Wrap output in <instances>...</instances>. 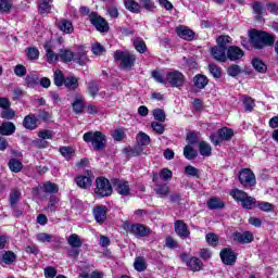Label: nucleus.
<instances>
[{
	"instance_id": "14",
	"label": "nucleus",
	"mask_w": 278,
	"mask_h": 278,
	"mask_svg": "<svg viewBox=\"0 0 278 278\" xmlns=\"http://www.w3.org/2000/svg\"><path fill=\"white\" fill-rule=\"evenodd\" d=\"M174 231L179 238H190V230L188 229V224L181 219H177L174 223Z\"/></svg>"
},
{
	"instance_id": "53",
	"label": "nucleus",
	"mask_w": 278,
	"mask_h": 278,
	"mask_svg": "<svg viewBox=\"0 0 278 278\" xmlns=\"http://www.w3.org/2000/svg\"><path fill=\"white\" fill-rule=\"evenodd\" d=\"M227 75L236 78L238 75H242V68L238 64H231L227 67Z\"/></svg>"
},
{
	"instance_id": "25",
	"label": "nucleus",
	"mask_w": 278,
	"mask_h": 278,
	"mask_svg": "<svg viewBox=\"0 0 278 278\" xmlns=\"http://www.w3.org/2000/svg\"><path fill=\"white\" fill-rule=\"evenodd\" d=\"M41 190H42V192H45V194L53 195V194H58L60 192V187H58V185L55 182H51V180H48L42 184Z\"/></svg>"
},
{
	"instance_id": "10",
	"label": "nucleus",
	"mask_w": 278,
	"mask_h": 278,
	"mask_svg": "<svg viewBox=\"0 0 278 278\" xmlns=\"http://www.w3.org/2000/svg\"><path fill=\"white\" fill-rule=\"evenodd\" d=\"M219 257L225 266H235L236 262H238V253H236L231 248L222 249Z\"/></svg>"
},
{
	"instance_id": "40",
	"label": "nucleus",
	"mask_w": 278,
	"mask_h": 278,
	"mask_svg": "<svg viewBox=\"0 0 278 278\" xmlns=\"http://www.w3.org/2000/svg\"><path fill=\"white\" fill-rule=\"evenodd\" d=\"M230 197H232V199L235 201H237V203H241L248 195L249 193H247V191L240 190V189H231L230 190Z\"/></svg>"
},
{
	"instance_id": "5",
	"label": "nucleus",
	"mask_w": 278,
	"mask_h": 278,
	"mask_svg": "<svg viewBox=\"0 0 278 278\" xmlns=\"http://www.w3.org/2000/svg\"><path fill=\"white\" fill-rule=\"evenodd\" d=\"M115 62H121L122 68H132L136 65V55L123 50H116L113 54Z\"/></svg>"
},
{
	"instance_id": "37",
	"label": "nucleus",
	"mask_w": 278,
	"mask_h": 278,
	"mask_svg": "<svg viewBox=\"0 0 278 278\" xmlns=\"http://www.w3.org/2000/svg\"><path fill=\"white\" fill-rule=\"evenodd\" d=\"M63 86H65L67 90L75 91L77 88H79V78L76 76H67Z\"/></svg>"
},
{
	"instance_id": "19",
	"label": "nucleus",
	"mask_w": 278,
	"mask_h": 278,
	"mask_svg": "<svg viewBox=\"0 0 278 278\" xmlns=\"http://www.w3.org/2000/svg\"><path fill=\"white\" fill-rule=\"evenodd\" d=\"M211 54L216 62H227V50L220 48V46L213 47L211 49Z\"/></svg>"
},
{
	"instance_id": "21",
	"label": "nucleus",
	"mask_w": 278,
	"mask_h": 278,
	"mask_svg": "<svg viewBox=\"0 0 278 278\" xmlns=\"http://www.w3.org/2000/svg\"><path fill=\"white\" fill-rule=\"evenodd\" d=\"M59 58L61 62L64 64H68L71 62H74L75 60V52L71 49H60L59 51Z\"/></svg>"
},
{
	"instance_id": "6",
	"label": "nucleus",
	"mask_w": 278,
	"mask_h": 278,
	"mask_svg": "<svg viewBox=\"0 0 278 278\" xmlns=\"http://www.w3.org/2000/svg\"><path fill=\"white\" fill-rule=\"evenodd\" d=\"M239 182L243 188H255L257 179L251 168H242L238 174Z\"/></svg>"
},
{
	"instance_id": "4",
	"label": "nucleus",
	"mask_w": 278,
	"mask_h": 278,
	"mask_svg": "<svg viewBox=\"0 0 278 278\" xmlns=\"http://www.w3.org/2000/svg\"><path fill=\"white\" fill-rule=\"evenodd\" d=\"M89 22L93 27H96L97 31H99L100 34H108V31H110V23L108 22V20L99 15V13L96 11H92L89 14Z\"/></svg>"
},
{
	"instance_id": "27",
	"label": "nucleus",
	"mask_w": 278,
	"mask_h": 278,
	"mask_svg": "<svg viewBox=\"0 0 278 278\" xmlns=\"http://www.w3.org/2000/svg\"><path fill=\"white\" fill-rule=\"evenodd\" d=\"M16 131V126L12 122H4L0 126L1 136H12Z\"/></svg>"
},
{
	"instance_id": "16",
	"label": "nucleus",
	"mask_w": 278,
	"mask_h": 278,
	"mask_svg": "<svg viewBox=\"0 0 278 278\" xmlns=\"http://www.w3.org/2000/svg\"><path fill=\"white\" fill-rule=\"evenodd\" d=\"M93 216H94V220L99 225H103V223H105V220H108V206L97 205L93 208Z\"/></svg>"
},
{
	"instance_id": "44",
	"label": "nucleus",
	"mask_w": 278,
	"mask_h": 278,
	"mask_svg": "<svg viewBox=\"0 0 278 278\" xmlns=\"http://www.w3.org/2000/svg\"><path fill=\"white\" fill-rule=\"evenodd\" d=\"M137 144H140V147H149L151 144V137L147 135V132L140 131L136 137Z\"/></svg>"
},
{
	"instance_id": "2",
	"label": "nucleus",
	"mask_w": 278,
	"mask_h": 278,
	"mask_svg": "<svg viewBox=\"0 0 278 278\" xmlns=\"http://www.w3.org/2000/svg\"><path fill=\"white\" fill-rule=\"evenodd\" d=\"M83 140L87 144H91L93 151H105V143L108 142V138L105 134H102L99 130L96 131H87L83 135Z\"/></svg>"
},
{
	"instance_id": "8",
	"label": "nucleus",
	"mask_w": 278,
	"mask_h": 278,
	"mask_svg": "<svg viewBox=\"0 0 278 278\" xmlns=\"http://www.w3.org/2000/svg\"><path fill=\"white\" fill-rule=\"evenodd\" d=\"M166 81L172 88H181L186 84V76L179 71L167 72Z\"/></svg>"
},
{
	"instance_id": "48",
	"label": "nucleus",
	"mask_w": 278,
	"mask_h": 278,
	"mask_svg": "<svg viewBox=\"0 0 278 278\" xmlns=\"http://www.w3.org/2000/svg\"><path fill=\"white\" fill-rule=\"evenodd\" d=\"M16 258H17L16 253H14L11 250H8L2 254V262L8 266H10L11 264H14V262H16Z\"/></svg>"
},
{
	"instance_id": "3",
	"label": "nucleus",
	"mask_w": 278,
	"mask_h": 278,
	"mask_svg": "<svg viewBox=\"0 0 278 278\" xmlns=\"http://www.w3.org/2000/svg\"><path fill=\"white\" fill-rule=\"evenodd\" d=\"M112 192H114V189L112 188L110 179L103 176L96 179L94 194H97V197L105 199V197H112Z\"/></svg>"
},
{
	"instance_id": "49",
	"label": "nucleus",
	"mask_w": 278,
	"mask_h": 278,
	"mask_svg": "<svg viewBox=\"0 0 278 278\" xmlns=\"http://www.w3.org/2000/svg\"><path fill=\"white\" fill-rule=\"evenodd\" d=\"M199 151L200 155H203V157H210L212 155V146L205 141H200Z\"/></svg>"
},
{
	"instance_id": "46",
	"label": "nucleus",
	"mask_w": 278,
	"mask_h": 278,
	"mask_svg": "<svg viewBox=\"0 0 278 278\" xmlns=\"http://www.w3.org/2000/svg\"><path fill=\"white\" fill-rule=\"evenodd\" d=\"M12 8H14L13 0H0V13L1 14H10V12H12Z\"/></svg>"
},
{
	"instance_id": "9",
	"label": "nucleus",
	"mask_w": 278,
	"mask_h": 278,
	"mask_svg": "<svg viewBox=\"0 0 278 278\" xmlns=\"http://www.w3.org/2000/svg\"><path fill=\"white\" fill-rule=\"evenodd\" d=\"M125 229L129 231L132 236L137 238H147L151 233V228L147 227L143 224H126Z\"/></svg>"
},
{
	"instance_id": "29",
	"label": "nucleus",
	"mask_w": 278,
	"mask_h": 278,
	"mask_svg": "<svg viewBox=\"0 0 278 278\" xmlns=\"http://www.w3.org/2000/svg\"><path fill=\"white\" fill-rule=\"evenodd\" d=\"M206 206L210 210H223L225 208V202H223L218 197H213L207 200Z\"/></svg>"
},
{
	"instance_id": "33",
	"label": "nucleus",
	"mask_w": 278,
	"mask_h": 278,
	"mask_svg": "<svg viewBox=\"0 0 278 278\" xmlns=\"http://www.w3.org/2000/svg\"><path fill=\"white\" fill-rule=\"evenodd\" d=\"M74 114H83L86 110V101L84 98H76L72 103Z\"/></svg>"
},
{
	"instance_id": "11",
	"label": "nucleus",
	"mask_w": 278,
	"mask_h": 278,
	"mask_svg": "<svg viewBox=\"0 0 278 278\" xmlns=\"http://www.w3.org/2000/svg\"><path fill=\"white\" fill-rule=\"evenodd\" d=\"M111 184L113 188H115L117 194H121L122 197H129L131 194V188H129V182L127 180L113 178Z\"/></svg>"
},
{
	"instance_id": "31",
	"label": "nucleus",
	"mask_w": 278,
	"mask_h": 278,
	"mask_svg": "<svg viewBox=\"0 0 278 278\" xmlns=\"http://www.w3.org/2000/svg\"><path fill=\"white\" fill-rule=\"evenodd\" d=\"M38 9L37 12L41 16L51 14V10L53 8V3L45 2V1H37Z\"/></svg>"
},
{
	"instance_id": "26",
	"label": "nucleus",
	"mask_w": 278,
	"mask_h": 278,
	"mask_svg": "<svg viewBox=\"0 0 278 278\" xmlns=\"http://www.w3.org/2000/svg\"><path fill=\"white\" fill-rule=\"evenodd\" d=\"M217 134L222 140V142H229V140H231L235 136L233 134V129L229 128V127H222L217 130Z\"/></svg>"
},
{
	"instance_id": "43",
	"label": "nucleus",
	"mask_w": 278,
	"mask_h": 278,
	"mask_svg": "<svg viewBox=\"0 0 278 278\" xmlns=\"http://www.w3.org/2000/svg\"><path fill=\"white\" fill-rule=\"evenodd\" d=\"M58 205H60V198L58 195H50L47 210L51 214H55L58 212Z\"/></svg>"
},
{
	"instance_id": "41",
	"label": "nucleus",
	"mask_w": 278,
	"mask_h": 278,
	"mask_svg": "<svg viewBox=\"0 0 278 278\" xmlns=\"http://www.w3.org/2000/svg\"><path fill=\"white\" fill-rule=\"evenodd\" d=\"M8 166L12 173H21L23 170V163L16 157L10 159Z\"/></svg>"
},
{
	"instance_id": "32",
	"label": "nucleus",
	"mask_w": 278,
	"mask_h": 278,
	"mask_svg": "<svg viewBox=\"0 0 278 278\" xmlns=\"http://www.w3.org/2000/svg\"><path fill=\"white\" fill-rule=\"evenodd\" d=\"M39 84H40V77H38V74L36 73L28 74L25 77V86L27 88H36V86H39Z\"/></svg>"
},
{
	"instance_id": "1",
	"label": "nucleus",
	"mask_w": 278,
	"mask_h": 278,
	"mask_svg": "<svg viewBox=\"0 0 278 278\" xmlns=\"http://www.w3.org/2000/svg\"><path fill=\"white\" fill-rule=\"evenodd\" d=\"M250 42L255 49H264V47H273L275 45V35L266 30H257L252 28L249 34Z\"/></svg>"
},
{
	"instance_id": "54",
	"label": "nucleus",
	"mask_w": 278,
	"mask_h": 278,
	"mask_svg": "<svg viewBox=\"0 0 278 278\" xmlns=\"http://www.w3.org/2000/svg\"><path fill=\"white\" fill-rule=\"evenodd\" d=\"M87 92L92 99L97 98V94H99V84L94 80H90L87 86Z\"/></svg>"
},
{
	"instance_id": "22",
	"label": "nucleus",
	"mask_w": 278,
	"mask_h": 278,
	"mask_svg": "<svg viewBox=\"0 0 278 278\" xmlns=\"http://www.w3.org/2000/svg\"><path fill=\"white\" fill-rule=\"evenodd\" d=\"M251 64L254 71H256V73H261V75H264L268 72V65H266V63H264L260 58H253Z\"/></svg>"
},
{
	"instance_id": "39",
	"label": "nucleus",
	"mask_w": 278,
	"mask_h": 278,
	"mask_svg": "<svg viewBox=\"0 0 278 278\" xmlns=\"http://www.w3.org/2000/svg\"><path fill=\"white\" fill-rule=\"evenodd\" d=\"M241 101L243 103V108L245 112H253L255 108V100L251 98V96H248V94L242 96Z\"/></svg>"
},
{
	"instance_id": "35",
	"label": "nucleus",
	"mask_w": 278,
	"mask_h": 278,
	"mask_svg": "<svg viewBox=\"0 0 278 278\" xmlns=\"http://www.w3.org/2000/svg\"><path fill=\"white\" fill-rule=\"evenodd\" d=\"M67 244H70V247H72V249H81L84 241H81V237H79V235L72 233L67 238Z\"/></svg>"
},
{
	"instance_id": "30",
	"label": "nucleus",
	"mask_w": 278,
	"mask_h": 278,
	"mask_svg": "<svg viewBox=\"0 0 278 278\" xmlns=\"http://www.w3.org/2000/svg\"><path fill=\"white\" fill-rule=\"evenodd\" d=\"M124 5L131 14H140L142 11V7L136 0H126Z\"/></svg>"
},
{
	"instance_id": "57",
	"label": "nucleus",
	"mask_w": 278,
	"mask_h": 278,
	"mask_svg": "<svg viewBox=\"0 0 278 278\" xmlns=\"http://www.w3.org/2000/svg\"><path fill=\"white\" fill-rule=\"evenodd\" d=\"M252 10L254 14H256L257 21H260L264 14V4H262L260 1H254L252 4Z\"/></svg>"
},
{
	"instance_id": "55",
	"label": "nucleus",
	"mask_w": 278,
	"mask_h": 278,
	"mask_svg": "<svg viewBox=\"0 0 278 278\" xmlns=\"http://www.w3.org/2000/svg\"><path fill=\"white\" fill-rule=\"evenodd\" d=\"M37 118L38 121H42V123H49L53 118V114L45 109H39Z\"/></svg>"
},
{
	"instance_id": "36",
	"label": "nucleus",
	"mask_w": 278,
	"mask_h": 278,
	"mask_svg": "<svg viewBox=\"0 0 278 278\" xmlns=\"http://www.w3.org/2000/svg\"><path fill=\"white\" fill-rule=\"evenodd\" d=\"M216 42L219 49H225L226 51H228L229 49L228 45H231L232 39L229 35H220L217 37Z\"/></svg>"
},
{
	"instance_id": "7",
	"label": "nucleus",
	"mask_w": 278,
	"mask_h": 278,
	"mask_svg": "<svg viewBox=\"0 0 278 278\" xmlns=\"http://www.w3.org/2000/svg\"><path fill=\"white\" fill-rule=\"evenodd\" d=\"M180 260L192 273H199L203 270V261L197 256H189L188 253L182 252L180 254Z\"/></svg>"
},
{
	"instance_id": "56",
	"label": "nucleus",
	"mask_w": 278,
	"mask_h": 278,
	"mask_svg": "<svg viewBox=\"0 0 278 278\" xmlns=\"http://www.w3.org/2000/svg\"><path fill=\"white\" fill-rule=\"evenodd\" d=\"M18 201H21V192L18 190H12L9 195L11 208L16 207V203H18Z\"/></svg>"
},
{
	"instance_id": "52",
	"label": "nucleus",
	"mask_w": 278,
	"mask_h": 278,
	"mask_svg": "<svg viewBox=\"0 0 278 278\" xmlns=\"http://www.w3.org/2000/svg\"><path fill=\"white\" fill-rule=\"evenodd\" d=\"M16 117V111L9 106V109H3L0 113V118H4V121H13Z\"/></svg>"
},
{
	"instance_id": "50",
	"label": "nucleus",
	"mask_w": 278,
	"mask_h": 278,
	"mask_svg": "<svg viewBox=\"0 0 278 278\" xmlns=\"http://www.w3.org/2000/svg\"><path fill=\"white\" fill-rule=\"evenodd\" d=\"M199 155V152H197V150L188 144L184 148V156L186 157V160H197Z\"/></svg>"
},
{
	"instance_id": "23",
	"label": "nucleus",
	"mask_w": 278,
	"mask_h": 278,
	"mask_svg": "<svg viewBox=\"0 0 278 278\" xmlns=\"http://www.w3.org/2000/svg\"><path fill=\"white\" fill-rule=\"evenodd\" d=\"M38 242H55L58 247L62 244V238L60 237H53L52 235H49L47 232H40L37 235Z\"/></svg>"
},
{
	"instance_id": "28",
	"label": "nucleus",
	"mask_w": 278,
	"mask_h": 278,
	"mask_svg": "<svg viewBox=\"0 0 278 278\" xmlns=\"http://www.w3.org/2000/svg\"><path fill=\"white\" fill-rule=\"evenodd\" d=\"M74 62L78 64V66H86V64L90 62V59H88V54L84 50H80L74 52Z\"/></svg>"
},
{
	"instance_id": "63",
	"label": "nucleus",
	"mask_w": 278,
	"mask_h": 278,
	"mask_svg": "<svg viewBox=\"0 0 278 278\" xmlns=\"http://www.w3.org/2000/svg\"><path fill=\"white\" fill-rule=\"evenodd\" d=\"M13 71L16 77H25V75H27V67H25L23 64L15 65Z\"/></svg>"
},
{
	"instance_id": "24",
	"label": "nucleus",
	"mask_w": 278,
	"mask_h": 278,
	"mask_svg": "<svg viewBox=\"0 0 278 278\" xmlns=\"http://www.w3.org/2000/svg\"><path fill=\"white\" fill-rule=\"evenodd\" d=\"M124 153H127L130 157H140L142 153H144V148L140 146L139 143L135 144L134 148L126 147L124 148Z\"/></svg>"
},
{
	"instance_id": "47",
	"label": "nucleus",
	"mask_w": 278,
	"mask_h": 278,
	"mask_svg": "<svg viewBox=\"0 0 278 278\" xmlns=\"http://www.w3.org/2000/svg\"><path fill=\"white\" fill-rule=\"evenodd\" d=\"M241 207H243V210H253V207H257V200L248 194V197L241 202Z\"/></svg>"
},
{
	"instance_id": "62",
	"label": "nucleus",
	"mask_w": 278,
	"mask_h": 278,
	"mask_svg": "<svg viewBox=\"0 0 278 278\" xmlns=\"http://www.w3.org/2000/svg\"><path fill=\"white\" fill-rule=\"evenodd\" d=\"M185 174L189 175V177H197V179H199L200 177V170L199 168L192 166V165H187L185 167Z\"/></svg>"
},
{
	"instance_id": "61",
	"label": "nucleus",
	"mask_w": 278,
	"mask_h": 278,
	"mask_svg": "<svg viewBox=\"0 0 278 278\" xmlns=\"http://www.w3.org/2000/svg\"><path fill=\"white\" fill-rule=\"evenodd\" d=\"M26 55L28 60H38L40 58V50L36 47H29Z\"/></svg>"
},
{
	"instance_id": "13",
	"label": "nucleus",
	"mask_w": 278,
	"mask_h": 278,
	"mask_svg": "<svg viewBox=\"0 0 278 278\" xmlns=\"http://www.w3.org/2000/svg\"><path fill=\"white\" fill-rule=\"evenodd\" d=\"M244 58V50L241 49L238 46H229L227 53H226V60H230V62H236L238 60H242Z\"/></svg>"
},
{
	"instance_id": "18",
	"label": "nucleus",
	"mask_w": 278,
	"mask_h": 278,
	"mask_svg": "<svg viewBox=\"0 0 278 278\" xmlns=\"http://www.w3.org/2000/svg\"><path fill=\"white\" fill-rule=\"evenodd\" d=\"M176 33H177V36L182 40H187L188 42H190L191 40H194V36H195L194 30L184 25L178 26L176 28Z\"/></svg>"
},
{
	"instance_id": "34",
	"label": "nucleus",
	"mask_w": 278,
	"mask_h": 278,
	"mask_svg": "<svg viewBox=\"0 0 278 278\" xmlns=\"http://www.w3.org/2000/svg\"><path fill=\"white\" fill-rule=\"evenodd\" d=\"M147 260L144 256H137L134 262V268L137 273H144L148 268Z\"/></svg>"
},
{
	"instance_id": "64",
	"label": "nucleus",
	"mask_w": 278,
	"mask_h": 278,
	"mask_svg": "<svg viewBox=\"0 0 278 278\" xmlns=\"http://www.w3.org/2000/svg\"><path fill=\"white\" fill-rule=\"evenodd\" d=\"M256 207L261 210V212H273L274 206L270 202H256Z\"/></svg>"
},
{
	"instance_id": "15",
	"label": "nucleus",
	"mask_w": 278,
	"mask_h": 278,
	"mask_svg": "<svg viewBox=\"0 0 278 278\" xmlns=\"http://www.w3.org/2000/svg\"><path fill=\"white\" fill-rule=\"evenodd\" d=\"M253 240H255V237L251 231L233 232V241L239 242V244H251Z\"/></svg>"
},
{
	"instance_id": "38",
	"label": "nucleus",
	"mask_w": 278,
	"mask_h": 278,
	"mask_svg": "<svg viewBox=\"0 0 278 278\" xmlns=\"http://www.w3.org/2000/svg\"><path fill=\"white\" fill-rule=\"evenodd\" d=\"M59 29L60 31H63V34H73V31H75V27H73V22L68 20H61L59 23Z\"/></svg>"
},
{
	"instance_id": "58",
	"label": "nucleus",
	"mask_w": 278,
	"mask_h": 278,
	"mask_svg": "<svg viewBox=\"0 0 278 278\" xmlns=\"http://www.w3.org/2000/svg\"><path fill=\"white\" fill-rule=\"evenodd\" d=\"M59 151L61 155L67 161L73 160V156L75 155V150L71 147H61Z\"/></svg>"
},
{
	"instance_id": "42",
	"label": "nucleus",
	"mask_w": 278,
	"mask_h": 278,
	"mask_svg": "<svg viewBox=\"0 0 278 278\" xmlns=\"http://www.w3.org/2000/svg\"><path fill=\"white\" fill-rule=\"evenodd\" d=\"M154 191L159 197H161V199H164L170 193V187L166 184L156 185Z\"/></svg>"
},
{
	"instance_id": "60",
	"label": "nucleus",
	"mask_w": 278,
	"mask_h": 278,
	"mask_svg": "<svg viewBox=\"0 0 278 278\" xmlns=\"http://www.w3.org/2000/svg\"><path fill=\"white\" fill-rule=\"evenodd\" d=\"M205 240L210 247H218V235L214 232H208L205 236Z\"/></svg>"
},
{
	"instance_id": "20",
	"label": "nucleus",
	"mask_w": 278,
	"mask_h": 278,
	"mask_svg": "<svg viewBox=\"0 0 278 278\" xmlns=\"http://www.w3.org/2000/svg\"><path fill=\"white\" fill-rule=\"evenodd\" d=\"M192 81L194 88H198V90H205L206 86L210 84V78L203 74H197Z\"/></svg>"
},
{
	"instance_id": "45",
	"label": "nucleus",
	"mask_w": 278,
	"mask_h": 278,
	"mask_svg": "<svg viewBox=\"0 0 278 278\" xmlns=\"http://www.w3.org/2000/svg\"><path fill=\"white\" fill-rule=\"evenodd\" d=\"M66 77L64 76V73L62 71L58 70L53 74V84L58 88H62V86L65 84Z\"/></svg>"
},
{
	"instance_id": "12",
	"label": "nucleus",
	"mask_w": 278,
	"mask_h": 278,
	"mask_svg": "<svg viewBox=\"0 0 278 278\" xmlns=\"http://www.w3.org/2000/svg\"><path fill=\"white\" fill-rule=\"evenodd\" d=\"M87 175H78L75 178V184L81 190H88V188H92V170L87 169Z\"/></svg>"
},
{
	"instance_id": "51",
	"label": "nucleus",
	"mask_w": 278,
	"mask_h": 278,
	"mask_svg": "<svg viewBox=\"0 0 278 278\" xmlns=\"http://www.w3.org/2000/svg\"><path fill=\"white\" fill-rule=\"evenodd\" d=\"M208 73H211L214 79H220L223 77V70L214 63L208 64Z\"/></svg>"
},
{
	"instance_id": "17",
	"label": "nucleus",
	"mask_w": 278,
	"mask_h": 278,
	"mask_svg": "<svg viewBox=\"0 0 278 278\" xmlns=\"http://www.w3.org/2000/svg\"><path fill=\"white\" fill-rule=\"evenodd\" d=\"M39 119L34 113H29L23 119V127L28 129L29 131H34V129H38Z\"/></svg>"
},
{
	"instance_id": "59",
	"label": "nucleus",
	"mask_w": 278,
	"mask_h": 278,
	"mask_svg": "<svg viewBox=\"0 0 278 278\" xmlns=\"http://www.w3.org/2000/svg\"><path fill=\"white\" fill-rule=\"evenodd\" d=\"M45 49L47 62H49V64H51V62H58L60 60V54L53 52V50L50 47L45 46Z\"/></svg>"
}]
</instances>
